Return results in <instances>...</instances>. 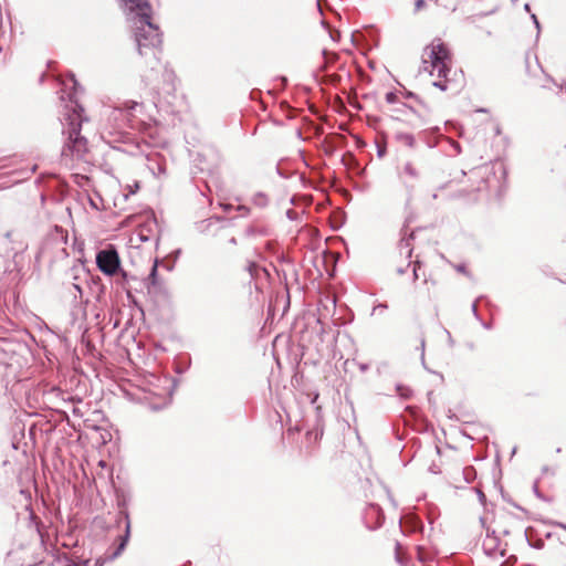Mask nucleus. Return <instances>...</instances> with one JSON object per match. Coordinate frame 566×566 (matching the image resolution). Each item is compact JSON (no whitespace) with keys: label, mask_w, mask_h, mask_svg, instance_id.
<instances>
[{"label":"nucleus","mask_w":566,"mask_h":566,"mask_svg":"<svg viewBox=\"0 0 566 566\" xmlns=\"http://www.w3.org/2000/svg\"><path fill=\"white\" fill-rule=\"evenodd\" d=\"M135 29V40L140 55L150 53L159 65L158 48L161 44L159 28L151 22V6L146 0H122Z\"/></svg>","instance_id":"1"},{"label":"nucleus","mask_w":566,"mask_h":566,"mask_svg":"<svg viewBox=\"0 0 566 566\" xmlns=\"http://www.w3.org/2000/svg\"><path fill=\"white\" fill-rule=\"evenodd\" d=\"M450 66L451 53L441 39H434L430 44L424 46L421 55L420 72H426L431 76L437 74L439 78L444 80L434 81L432 83L433 86L441 91H447L449 88L450 81L448 78V74L450 72Z\"/></svg>","instance_id":"2"},{"label":"nucleus","mask_w":566,"mask_h":566,"mask_svg":"<svg viewBox=\"0 0 566 566\" xmlns=\"http://www.w3.org/2000/svg\"><path fill=\"white\" fill-rule=\"evenodd\" d=\"M80 111H82L81 106L75 104L72 106V113H69L65 117L67 128L63 129V134L67 135V139L61 153L65 164L74 159H84L87 153V140L80 134L82 126V115Z\"/></svg>","instance_id":"3"},{"label":"nucleus","mask_w":566,"mask_h":566,"mask_svg":"<svg viewBox=\"0 0 566 566\" xmlns=\"http://www.w3.org/2000/svg\"><path fill=\"white\" fill-rule=\"evenodd\" d=\"M142 108L137 102H126L123 107H115L109 111L108 119L115 123V129L122 130L125 127H133V112Z\"/></svg>","instance_id":"4"},{"label":"nucleus","mask_w":566,"mask_h":566,"mask_svg":"<svg viewBox=\"0 0 566 566\" xmlns=\"http://www.w3.org/2000/svg\"><path fill=\"white\" fill-rule=\"evenodd\" d=\"M97 268L106 275H113L119 268V258L114 249L102 250L96 255Z\"/></svg>","instance_id":"5"},{"label":"nucleus","mask_w":566,"mask_h":566,"mask_svg":"<svg viewBox=\"0 0 566 566\" xmlns=\"http://www.w3.org/2000/svg\"><path fill=\"white\" fill-rule=\"evenodd\" d=\"M120 514H124L125 520H126L125 535L123 536L122 542L118 545L117 549L113 553V555L111 557L112 559L116 558L117 556H119L122 554V552L124 551V548L128 542L129 534H130V522L128 518V513L122 512Z\"/></svg>","instance_id":"6"},{"label":"nucleus","mask_w":566,"mask_h":566,"mask_svg":"<svg viewBox=\"0 0 566 566\" xmlns=\"http://www.w3.org/2000/svg\"><path fill=\"white\" fill-rule=\"evenodd\" d=\"M499 545V538L495 536H491L489 532L486 533V539L483 542V548L488 554H493Z\"/></svg>","instance_id":"7"},{"label":"nucleus","mask_w":566,"mask_h":566,"mask_svg":"<svg viewBox=\"0 0 566 566\" xmlns=\"http://www.w3.org/2000/svg\"><path fill=\"white\" fill-rule=\"evenodd\" d=\"M396 139L408 147L415 146V137L409 133H398Z\"/></svg>","instance_id":"8"},{"label":"nucleus","mask_w":566,"mask_h":566,"mask_svg":"<svg viewBox=\"0 0 566 566\" xmlns=\"http://www.w3.org/2000/svg\"><path fill=\"white\" fill-rule=\"evenodd\" d=\"M252 202L256 206V207H260V208H263L265 206H268L269 203V198L265 193L263 192H258L253 196L252 198Z\"/></svg>","instance_id":"9"},{"label":"nucleus","mask_w":566,"mask_h":566,"mask_svg":"<svg viewBox=\"0 0 566 566\" xmlns=\"http://www.w3.org/2000/svg\"><path fill=\"white\" fill-rule=\"evenodd\" d=\"M403 174L412 179L418 178L419 174L411 163H406L403 166Z\"/></svg>","instance_id":"10"},{"label":"nucleus","mask_w":566,"mask_h":566,"mask_svg":"<svg viewBox=\"0 0 566 566\" xmlns=\"http://www.w3.org/2000/svg\"><path fill=\"white\" fill-rule=\"evenodd\" d=\"M158 72H159L158 67L151 65L150 73L143 76V80L145 81V84L146 85H150L155 81L156 75L158 74Z\"/></svg>","instance_id":"11"},{"label":"nucleus","mask_w":566,"mask_h":566,"mask_svg":"<svg viewBox=\"0 0 566 566\" xmlns=\"http://www.w3.org/2000/svg\"><path fill=\"white\" fill-rule=\"evenodd\" d=\"M157 266H158V262L155 261V263H154V265L151 268V271H150V273L148 275V279H147L149 284L153 285V286L157 285Z\"/></svg>","instance_id":"12"},{"label":"nucleus","mask_w":566,"mask_h":566,"mask_svg":"<svg viewBox=\"0 0 566 566\" xmlns=\"http://www.w3.org/2000/svg\"><path fill=\"white\" fill-rule=\"evenodd\" d=\"M400 252L401 253L405 252L407 258L411 256L412 249H411V244H410V240L409 239L402 240L400 242Z\"/></svg>","instance_id":"13"},{"label":"nucleus","mask_w":566,"mask_h":566,"mask_svg":"<svg viewBox=\"0 0 566 566\" xmlns=\"http://www.w3.org/2000/svg\"><path fill=\"white\" fill-rule=\"evenodd\" d=\"M463 475L467 482H471L475 478V470L472 467L465 468Z\"/></svg>","instance_id":"14"},{"label":"nucleus","mask_w":566,"mask_h":566,"mask_svg":"<svg viewBox=\"0 0 566 566\" xmlns=\"http://www.w3.org/2000/svg\"><path fill=\"white\" fill-rule=\"evenodd\" d=\"M437 2L447 9H451L452 11H454L457 8V3H447L443 0H437Z\"/></svg>","instance_id":"15"},{"label":"nucleus","mask_w":566,"mask_h":566,"mask_svg":"<svg viewBox=\"0 0 566 566\" xmlns=\"http://www.w3.org/2000/svg\"><path fill=\"white\" fill-rule=\"evenodd\" d=\"M387 308V304L380 303L373 308V315Z\"/></svg>","instance_id":"16"},{"label":"nucleus","mask_w":566,"mask_h":566,"mask_svg":"<svg viewBox=\"0 0 566 566\" xmlns=\"http://www.w3.org/2000/svg\"><path fill=\"white\" fill-rule=\"evenodd\" d=\"M471 310H472V313H473L474 317L478 321H481V318L479 316V313H478V302L476 301L472 304Z\"/></svg>","instance_id":"17"},{"label":"nucleus","mask_w":566,"mask_h":566,"mask_svg":"<svg viewBox=\"0 0 566 566\" xmlns=\"http://www.w3.org/2000/svg\"><path fill=\"white\" fill-rule=\"evenodd\" d=\"M396 559L399 564H402L401 555H400V544L397 543L396 545Z\"/></svg>","instance_id":"18"},{"label":"nucleus","mask_w":566,"mask_h":566,"mask_svg":"<svg viewBox=\"0 0 566 566\" xmlns=\"http://www.w3.org/2000/svg\"><path fill=\"white\" fill-rule=\"evenodd\" d=\"M424 6H426V1L424 0H417L416 1V11L421 10Z\"/></svg>","instance_id":"19"},{"label":"nucleus","mask_w":566,"mask_h":566,"mask_svg":"<svg viewBox=\"0 0 566 566\" xmlns=\"http://www.w3.org/2000/svg\"><path fill=\"white\" fill-rule=\"evenodd\" d=\"M248 269H249L250 274L254 275V271H256L258 265L255 263H250Z\"/></svg>","instance_id":"20"},{"label":"nucleus","mask_w":566,"mask_h":566,"mask_svg":"<svg viewBox=\"0 0 566 566\" xmlns=\"http://www.w3.org/2000/svg\"><path fill=\"white\" fill-rule=\"evenodd\" d=\"M410 264H411V263L409 262V263L407 264V266H406V268H402V266L397 268V270H396V271H397V273H398L399 275L403 274V273L406 272V269H408V268L410 266Z\"/></svg>","instance_id":"21"},{"label":"nucleus","mask_w":566,"mask_h":566,"mask_svg":"<svg viewBox=\"0 0 566 566\" xmlns=\"http://www.w3.org/2000/svg\"><path fill=\"white\" fill-rule=\"evenodd\" d=\"M417 265H418V262L415 264L413 270H412V279H413V281H416L418 279V268H417Z\"/></svg>","instance_id":"22"},{"label":"nucleus","mask_w":566,"mask_h":566,"mask_svg":"<svg viewBox=\"0 0 566 566\" xmlns=\"http://www.w3.org/2000/svg\"><path fill=\"white\" fill-rule=\"evenodd\" d=\"M532 20H533L535 27L539 30V22H538V20H537L535 14H532Z\"/></svg>","instance_id":"23"},{"label":"nucleus","mask_w":566,"mask_h":566,"mask_svg":"<svg viewBox=\"0 0 566 566\" xmlns=\"http://www.w3.org/2000/svg\"><path fill=\"white\" fill-rule=\"evenodd\" d=\"M457 271H459V272H461V273L467 274V270H465V266H464V265H458V266H457Z\"/></svg>","instance_id":"24"},{"label":"nucleus","mask_w":566,"mask_h":566,"mask_svg":"<svg viewBox=\"0 0 566 566\" xmlns=\"http://www.w3.org/2000/svg\"><path fill=\"white\" fill-rule=\"evenodd\" d=\"M418 558H419L421 562H423V560H424V556H423L422 551H421V548H420V547L418 548Z\"/></svg>","instance_id":"25"},{"label":"nucleus","mask_w":566,"mask_h":566,"mask_svg":"<svg viewBox=\"0 0 566 566\" xmlns=\"http://www.w3.org/2000/svg\"><path fill=\"white\" fill-rule=\"evenodd\" d=\"M446 333H447V335H448L449 344H450L451 346H453L454 342H453V339H452V337H451V334H450L448 331H446Z\"/></svg>","instance_id":"26"},{"label":"nucleus","mask_w":566,"mask_h":566,"mask_svg":"<svg viewBox=\"0 0 566 566\" xmlns=\"http://www.w3.org/2000/svg\"><path fill=\"white\" fill-rule=\"evenodd\" d=\"M482 326L485 328V329H490L491 328V324L490 323H486V322H483V321H480Z\"/></svg>","instance_id":"27"},{"label":"nucleus","mask_w":566,"mask_h":566,"mask_svg":"<svg viewBox=\"0 0 566 566\" xmlns=\"http://www.w3.org/2000/svg\"><path fill=\"white\" fill-rule=\"evenodd\" d=\"M398 390H399V392H400V395H401L402 397H405V398H407V397H408L407 391H402V388H401V387H398Z\"/></svg>","instance_id":"28"},{"label":"nucleus","mask_w":566,"mask_h":566,"mask_svg":"<svg viewBox=\"0 0 566 566\" xmlns=\"http://www.w3.org/2000/svg\"><path fill=\"white\" fill-rule=\"evenodd\" d=\"M394 97H395L394 93H388L387 94V101L388 102H391L394 99Z\"/></svg>","instance_id":"29"},{"label":"nucleus","mask_w":566,"mask_h":566,"mask_svg":"<svg viewBox=\"0 0 566 566\" xmlns=\"http://www.w3.org/2000/svg\"><path fill=\"white\" fill-rule=\"evenodd\" d=\"M73 286L80 294L82 293L81 287L78 285L74 284Z\"/></svg>","instance_id":"30"},{"label":"nucleus","mask_w":566,"mask_h":566,"mask_svg":"<svg viewBox=\"0 0 566 566\" xmlns=\"http://www.w3.org/2000/svg\"><path fill=\"white\" fill-rule=\"evenodd\" d=\"M102 565H103V560L97 559L96 563H95V566H102Z\"/></svg>","instance_id":"31"},{"label":"nucleus","mask_w":566,"mask_h":566,"mask_svg":"<svg viewBox=\"0 0 566 566\" xmlns=\"http://www.w3.org/2000/svg\"><path fill=\"white\" fill-rule=\"evenodd\" d=\"M558 526L566 531V524L560 523Z\"/></svg>","instance_id":"32"},{"label":"nucleus","mask_w":566,"mask_h":566,"mask_svg":"<svg viewBox=\"0 0 566 566\" xmlns=\"http://www.w3.org/2000/svg\"><path fill=\"white\" fill-rule=\"evenodd\" d=\"M71 78L73 81L74 86H76V80L74 78V75H72Z\"/></svg>","instance_id":"33"},{"label":"nucleus","mask_w":566,"mask_h":566,"mask_svg":"<svg viewBox=\"0 0 566 566\" xmlns=\"http://www.w3.org/2000/svg\"><path fill=\"white\" fill-rule=\"evenodd\" d=\"M524 9H525L526 11H530V4H527V3H526V4L524 6Z\"/></svg>","instance_id":"34"},{"label":"nucleus","mask_w":566,"mask_h":566,"mask_svg":"<svg viewBox=\"0 0 566 566\" xmlns=\"http://www.w3.org/2000/svg\"><path fill=\"white\" fill-rule=\"evenodd\" d=\"M360 369H361V370H366V369H367V367H366L365 365H361V366H360Z\"/></svg>","instance_id":"35"},{"label":"nucleus","mask_w":566,"mask_h":566,"mask_svg":"<svg viewBox=\"0 0 566 566\" xmlns=\"http://www.w3.org/2000/svg\"><path fill=\"white\" fill-rule=\"evenodd\" d=\"M484 494L482 492H479V497H483Z\"/></svg>","instance_id":"36"},{"label":"nucleus","mask_w":566,"mask_h":566,"mask_svg":"<svg viewBox=\"0 0 566 566\" xmlns=\"http://www.w3.org/2000/svg\"><path fill=\"white\" fill-rule=\"evenodd\" d=\"M230 242H231V243H235V239H234V238H232V239L230 240Z\"/></svg>","instance_id":"37"}]
</instances>
